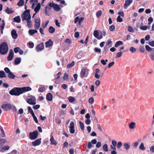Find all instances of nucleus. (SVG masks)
<instances>
[{
	"label": "nucleus",
	"mask_w": 154,
	"mask_h": 154,
	"mask_svg": "<svg viewBox=\"0 0 154 154\" xmlns=\"http://www.w3.org/2000/svg\"><path fill=\"white\" fill-rule=\"evenodd\" d=\"M31 18V16L29 15V17H28L27 20H26L27 21V26L29 27H31L32 26V22L30 20Z\"/></svg>",
	"instance_id": "nucleus-19"
},
{
	"label": "nucleus",
	"mask_w": 154,
	"mask_h": 154,
	"mask_svg": "<svg viewBox=\"0 0 154 154\" xmlns=\"http://www.w3.org/2000/svg\"><path fill=\"white\" fill-rule=\"evenodd\" d=\"M122 143L121 142H119L117 144V147L118 149H120L122 147Z\"/></svg>",
	"instance_id": "nucleus-53"
},
{
	"label": "nucleus",
	"mask_w": 154,
	"mask_h": 154,
	"mask_svg": "<svg viewBox=\"0 0 154 154\" xmlns=\"http://www.w3.org/2000/svg\"><path fill=\"white\" fill-rule=\"evenodd\" d=\"M14 53L12 49H11L9 51V53L7 57V60L8 61L11 60L14 57Z\"/></svg>",
	"instance_id": "nucleus-10"
},
{
	"label": "nucleus",
	"mask_w": 154,
	"mask_h": 154,
	"mask_svg": "<svg viewBox=\"0 0 154 154\" xmlns=\"http://www.w3.org/2000/svg\"><path fill=\"white\" fill-rule=\"evenodd\" d=\"M51 10V8L48 5H47L45 7V13L47 15L49 16V14H48V11Z\"/></svg>",
	"instance_id": "nucleus-22"
},
{
	"label": "nucleus",
	"mask_w": 154,
	"mask_h": 154,
	"mask_svg": "<svg viewBox=\"0 0 154 154\" xmlns=\"http://www.w3.org/2000/svg\"><path fill=\"white\" fill-rule=\"evenodd\" d=\"M62 73L60 72H59L57 74V77L54 79V80H57L60 78V75H61Z\"/></svg>",
	"instance_id": "nucleus-54"
},
{
	"label": "nucleus",
	"mask_w": 154,
	"mask_h": 154,
	"mask_svg": "<svg viewBox=\"0 0 154 154\" xmlns=\"http://www.w3.org/2000/svg\"><path fill=\"white\" fill-rule=\"evenodd\" d=\"M135 126V123L134 122H131L129 125V127L130 129L134 128Z\"/></svg>",
	"instance_id": "nucleus-31"
},
{
	"label": "nucleus",
	"mask_w": 154,
	"mask_h": 154,
	"mask_svg": "<svg viewBox=\"0 0 154 154\" xmlns=\"http://www.w3.org/2000/svg\"><path fill=\"white\" fill-rule=\"evenodd\" d=\"M150 57L152 60L154 61V48L153 49V50L151 52Z\"/></svg>",
	"instance_id": "nucleus-36"
},
{
	"label": "nucleus",
	"mask_w": 154,
	"mask_h": 154,
	"mask_svg": "<svg viewBox=\"0 0 154 154\" xmlns=\"http://www.w3.org/2000/svg\"><path fill=\"white\" fill-rule=\"evenodd\" d=\"M28 32L29 35H32L35 33H37L38 31L35 29H30L29 30Z\"/></svg>",
	"instance_id": "nucleus-26"
},
{
	"label": "nucleus",
	"mask_w": 154,
	"mask_h": 154,
	"mask_svg": "<svg viewBox=\"0 0 154 154\" xmlns=\"http://www.w3.org/2000/svg\"><path fill=\"white\" fill-rule=\"evenodd\" d=\"M30 15V10L28 9L25 11L23 14L21 15L22 20L23 21L25 20H27V18Z\"/></svg>",
	"instance_id": "nucleus-4"
},
{
	"label": "nucleus",
	"mask_w": 154,
	"mask_h": 154,
	"mask_svg": "<svg viewBox=\"0 0 154 154\" xmlns=\"http://www.w3.org/2000/svg\"><path fill=\"white\" fill-rule=\"evenodd\" d=\"M40 107V105H36L33 106L32 108L34 109H39Z\"/></svg>",
	"instance_id": "nucleus-59"
},
{
	"label": "nucleus",
	"mask_w": 154,
	"mask_h": 154,
	"mask_svg": "<svg viewBox=\"0 0 154 154\" xmlns=\"http://www.w3.org/2000/svg\"><path fill=\"white\" fill-rule=\"evenodd\" d=\"M99 34V32L97 30H95L94 31V36L98 39H100L102 38L103 36L102 35L98 36Z\"/></svg>",
	"instance_id": "nucleus-15"
},
{
	"label": "nucleus",
	"mask_w": 154,
	"mask_h": 154,
	"mask_svg": "<svg viewBox=\"0 0 154 154\" xmlns=\"http://www.w3.org/2000/svg\"><path fill=\"white\" fill-rule=\"evenodd\" d=\"M44 48V45L43 43H42L38 45L36 47V49L37 51H39L42 50Z\"/></svg>",
	"instance_id": "nucleus-12"
},
{
	"label": "nucleus",
	"mask_w": 154,
	"mask_h": 154,
	"mask_svg": "<svg viewBox=\"0 0 154 154\" xmlns=\"http://www.w3.org/2000/svg\"><path fill=\"white\" fill-rule=\"evenodd\" d=\"M6 75L5 72L3 71H0V78L6 77Z\"/></svg>",
	"instance_id": "nucleus-29"
},
{
	"label": "nucleus",
	"mask_w": 154,
	"mask_h": 154,
	"mask_svg": "<svg viewBox=\"0 0 154 154\" xmlns=\"http://www.w3.org/2000/svg\"><path fill=\"white\" fill-rule=\"evenodd\" d=\"M38 132L37 130L33 132H30L29 134V138L31 140H35L38 137Z\"/></svg>",
	"instance_id": "nucleus-5"
},
{
	"label": "nucleus",
	"mask_w": 154,
	"mask_h": 154,
	"mask_svg": "<svg viewBox=\"0 0 154 154\" xmlns=\"http://www.w3.org/2000/svg\"><path fill=\"white\" fill-rule=\"evenodd\" d=\"M68 99L70 103H72L75 100V98L69 96L68 98Z\"/></svg>",
	"instance_id": "nucleus-35"
},
{
	"label": "nucleus",
	"mask_w": 154,
	"mask_h": 154,
	"mask_svg": "<svg viewBox=\"0 0 154 154\" xmlns=\"http://www.w3.org/2000/svg\"><path fill=\"white\" fill-rule=\"evenodd\" d=\"M46 98L47 100L51 101L52 100L53 96L51 93H49L46 95Z\"/></svg>",
	"instance_id": "nucleus-17"
},
{
	"label": "nucleus",
	"mask_w": 154,
	"mask_h": 154,
	"mask_svg": "<svg viewBox=\"0 0 154 154\" xmlns=\"http://www.w3.org/2000/svg\"><path fill=\"white\" fill-rule=\"evenodd\" d=\"M5 12L8 14H11L13 13L14 11L12 10V8H9L8 7H7L5 10Z\"/></svg>",
	"instance_id": "nucleus-27"
},
{
	"label": "nucleus",
	"mask_w": 154,
	"mask_h": 154,
	"mask_svg": "<svg viewBox=\"0 0 154 154\" xmlns=\"http://www.w3.org/2000/svg\"><path fill=\"white\" fill-rule=\"evenodd\" d=\"M41 138L38 139L32 142V144L34 146H36L39 145L41 143Z\"/></svg>",
	"instance_id": "nucleus-13"
},
{
	"label": "nucleus",
	"mask_w": 154,
	"mask_h": 154,
	"mask_svg": "<svg viewBox=\"0 0 154 154\" xmlns=\"http://www.w3.org/2000/svg\"><path fill=\"white\" fill-rule=\"evenodd\" d=\"M11 35L12 37L14 39L17 38L18 35L16 33V31L15 29H13L11 31Z\"/></svg>",
	"instance_id": "nucleus-16"
},
{
	"label": "nucleus",
	"mask_w": 154,
	"mask_h": 154,
	"mask_svg": "<svg viewBox=\"0 0 154 154\" xmlns=\"http://www.w3.org/2000/svg\"><path fill=\"white\" fill-rule=\"evenodd\" d=\"M11 109H12L13 111V112L14 113H15L17 111V110L16 107L15 106H14V105H11Z\"/></svg>",
	"instance_id": "nucleus-46"
},
{
	"label": "nucleus",
	"mask_w": 154,
	"mask_h": 154,
	"mask_svg": "<svg viewBox=\"0 0 154 154\" xmlns=\"http://www.w3.org/2000/svg\"><path fill=\"white\" fill-rule=\"evenodd\" d=\"M37 3H38V0H35V1H34L33 2V3L32 4V9H33L34 8L35 5L37 4Z\"/></svg>",
	"instance_id": "nucleus-49"
},
{
	"label": "nucleus",
	"mask_w": 154,
	"mask_h": 154,
	"mask_svg": "<svg viewBox=\"0 0 154 154\" xmlns=\"http://www.w3.org/2000/svg\"><path fill=\"white\" fill-rule=\"evenodd\" d=\"M35 100V97L32 96H28L26 99V102L32 105H34L36 104Z\"/></svg>",
	"instance_id": "nucleus-3"
},
{
	"label": "nucleus",
	"mask_w": 154,
	"mask_h": 154,
	"mask_svg": "<svg viewBox=\"0 0 154 154\" xmlns=\"http://www.w3.org/2000/svg\"><path fill=\"white\" fill-rule=\"evenodd\" d=\"M9 94L12 95L19 96L22 94L20 88H13L9 91Z\"/></svg>",
	"instance_id": "nucleus-2"
},
{
	"label": "nucleus",
	"mask_w": 154,
	"mask_h": 154,
	"mask_svg": "<svg viewBox=\"0 0 154 154\" xmlns=\"http://www.w3.org/2000/svg\"><path fill=\"white\" fill-rule=\"evenodd\" d=\"M103 150L105 152H107L108 151V147L107 144H105L103 146Z\"/></svg>",
	"instance_id": "nucleus-32"
},
{
	"label": "nucleus",
	"mask_w": 154,
	"mask_h": 154,
	"mask_svg": "<svg viewBox=\"0 0 154 154\" xmlns=\"http://www.w3.org/2000/svg\"><path fill=\"white\" fill-rule=\"evenodd\" d=\"M75 65V62L74 61H73L70 63L68 64L67 66V68L68 69H69L70 68L74 66Z\"/></svg>",
	"instance_id": "nucleus-39"
},
{
	"label": "nucleus",
	"mask_w": 154,
	"mask_h": 154,
	"mask_svg": "<svg viewBox=\"0 0 154 154\" xmlns=\"http://www.w3.org/2000/svg\"><path fill=\"white\" fill-rule=\"evenodd\" d=\"M94 102V99L93 97H91L89 98L88 102L90 104H92Z\"/></svg>",
	"instance_id": "nucleus-52"
},
{
	"label": "nucleus",
	"mask_w": 154,
	"mask_h": 154,
	"mask_svg": "<svg viewBox=\"0 0 154 154\" xmlns=\"http://www.w3.org/2000/svg\"><path fill=\"white\" fill-rule=\"evenodd\" d=\"M41 8V5L40 3H38L37 4V5L36 6L35 8L34 9V11L37 13L40 10Z\"/></svg>",
	"instance_id": "nucleus-21"
},
{
	"label": "nucleus",
	"mask_w": 154,
	"mask_h": 154,
	"mask_svg": "<svg viewBox=\"0 0 154 154\" xmlns=\"http://www.w3.org/2000/svg\"><path fill=\"white\" fill-rule=\"evenodd\" d=\"M102 14V11L101 10H100L98 11L96 14V16L97 17H99L100 16H101Z\"/></svg>",
	"instance_id": "nucleus-43"
},
{
	"label": "nucleus",
	"mask_w": 154,
	"mask_h": 154,
	"mask_svg": "<svg viewBox=\"0 0 154 154\" xmlns=\"http://www.w3.org/2000/svg\"><path fill=\"white\" fill-rule=\"evenodd\" d=\"M79 123L81 129L82 130H84L85 129V127L84 124L81 121H79Z\"/></svg>",
	"instance_id": "nucleus-37"
},
{
	"label": "nucleus",
	"mask_w": 154,
	"mask_h": 154,
	"mask_svg": "<svg viewBox=\"0 0 154 154\" xmlns=\"http://www.w3.org/2000/svg\"><path fill=\"white\" fill-rule=\"evenodd\" d=\"M0 129L2 132V137H4L5 136V134L4 132V131L3 129V128L2 127H1Z\"/></svg>",
	"instance_id": "nucleus-56"
},
{
	"label": "nucleus",
	"mask_w": 154,
	"mask_h": 154,
	"mask_svg": "<svg viewBox=\"0 0 154 154\" xmlns=\"http://www.w3.org/2000/svg\"><path fill=\"white\" fill-rule=\"evenodd\" d=\"M45 90V88L44 86H43L39 88L38 91L39 92H43Z\"/></svg>",
	"instance_id": "nucleus-34"
},
{
	"label": "nucleus",
	"mask_w": 154,
	"mask_h": 154,
	"mask_svg": "<svg viewBox=\"0 0 154 154\" xmlns=\"http://www.w3.org/2000/svg\"><path fill=\"white\" fill-rule=\"evenodd\" d=\"M153 18L151 17H149L148 19V24L149 25L153 21Z\"/></svg>",
	"instance_id": "nucleus-61"
},
{
	"label": "nucleus",
	"mask_w": 154,
	"mask_h": 154,
	"mask_svg": "<svg viewBox=\"0 0 154 154\" xmlns=\"http://www.w3.org/2000/svg\"><path fill=\"white\" fill-rule=\"evenodd\" d=\"M35 24L34 27L35 29H38L40 25V19L39 17L36 19L35 18Z\"/></svg>",
	"instance_id": "nucleus-6"
},
{
	"label": "nucleus",
	"mask_w": 154,
	"mask_h": 154,
	"mask_svg": "<svg viewBox=\"0 0 154 154\" xmlns=\"http://www.w3.org/2000/svg\"><path fill=\"white\" fill-rule=\"evenodd\" d=\"M50 141L52 145H56L57 144L56 141L54 140V138L52 135H51Z\"/></svg>",
	"instance_id": "nucleus-20"
},
{
	"label": "nucleus",
	"mask_w": 154,
	"mask_h": 154,
	"mask_svg": "<svg viewBox=\"0 0 154 154\" xmlns=\"http://www.w3.org/2000/svg\"><path fill=\"white\" fill-rule=\"evenodd\" d=\"M139 149L141 150H144L145 149V148L144 146V143H141L140 146H139Z\"/></svg>",
	"instance_id": "nucleus-42"
},
{
	"label": "nucleus",
	"mask_w": 154,
	"mask_h": 154,
	"mask_svg": "<svg viewBox=\"0 0 154 154\" xmlns=\"http://www.w3.org/2000/svg\"><path fill=\"white\" fill-rule=\"evenodd\" d=\"M69 78V75L66 73L64 74V75L63 77V78L64 80H67Z\"/></svg>",
	"instance_id": "nucleus-44"
},
{
	"label": "nucleus",
	"mask_w": 154,
	"mask_h": 154,
	"mask_svg": "<svg viewBox=\"0 0 154 154\" xmlns=\"http://www.w3.org/2000/svg\"><path fill=\"white\" fill-rule=\"evenodd\" d=\"M133 2V0H126L125 1L124 5V7L125 9H126L127 7L129 6Z\"/></svg>",
	"instance_id": "nucleus-14"
},
{
	"label": "nucleus",
	"mask_w": 154,
	"mask_h": 154,
	"mask_svg": "<svg viewBox=\"0 0 154 154\" xmlns=\"http://www.w3.org/2000/svg\"><path fill=\"white\" fill-rule=\"evenodd\" d=\"M55 4L53 2H50L48 4V5L51 8H54Z\"/></svg>",
	"instance_id": "nucleus-62"
},
{
	"label": "nucleus",
	"mask_w": 154,
	"mask_h": 154,
	"mask_svg": "<svg viewBox=\"0 0 154 154\" xmlns=\"http://www.w3.org/2000/svg\"><path fill=\"white\" fill-rule=\"evenodd\" d=\"M54 9L57 11H59L60 10V6L57 4H55L54 8Z\"/></svg>",
	"instance_id": "nucleus-30"
},
{
	"label": "nucleus",
	"mask_w": 154,
	"mask_h": 154,
	"mask_svg": "<svg viewBox=\"0 0 154 154\" xmlns=\"http://www.w3.org/2000/svg\"><path fill=\"white\" fill-rule=\"evenodd\" d=\"M85 124L87 125H89L91 123V120L89 119H86L85 120Z\"/></svg>",
	"instance_id": "nucleus-60"
},
{
	"label": "nucleus",
	"mask_w": 154,
	"mask_h": 154,
	"mask_svg": "<svg viewBox=\"0 0 154 154\" xmlns=\"http://www.w3.org/2000/svg\"><path fill=\"white\" fill-rule=\"evenodd\" d=\"M14 21L17 23H19L20 22L21 20L19 16H18L14 18Z\"/></svg>",
	"instance_id": "nucleus-28"
},
{
	"label": "nucleus",
	"mask_w": 154,
	"mask_h": 154,
	"mask_svg": "<svg viewBox=\"0 0 154 154\" xmlns=\"http://www.w3.org/2000/svg\"><path fill=\"white\" fill-rule=\"evenodd\" d=\"M128 30L130 32H134V30L132 26H128Z\"/></svg>",
	"instance_id": "nucleus-48"
},
{
	"label": "nucleus",
	"mask_w": 154,
	"mask_h": 154,
	"mask_svg": "<svg viewBox=\"0 0 154 154\" xmlns=\"http://www.w3.org/2000/svg\"><path fill=\"white\" fill-rule=\"evenodd\" d=\"M91 143H92L90 141L88 142L87 146L88 149H91L92 147L94 146L92 145Z\"/></svg>",
	"instance_id": "nucleus-58"
},
{
	"label": "nucleus",
	"mask_w": 154,
	"mask_h": 154,
	"mask_svg": "<svg viewBox=\"0 0 154 154\" xmlns=\"http://www.w3.org/2000/svg\"><path fill=\"white\" fill-rule=\"evenodd\" d=\"M55 122L58 124H60L61 123V121L60 119L56 117L55 119Z\"/></svg>",
	"instance_id": "nucleus-50"
},
{
	"label": "nucleus",
	"mask_w": 154,
	"mask_h": 154,
	"mask_svg": "<svg viewBox=\"0 0 154 154\" xmlns=\"http://www.w3.org/2000/svg\"><path fill=\"white\" fill-rule=\"evenodd\" d=\"M21 60L20 57L16 58L14 61V63L15 65L18 64L21 62Z\"/></svg>",
	"instance_id": "nucleus-23"
},
{
	"label": "nucleus",
	"mask_w": 154,
	"mask_h": 154,
	"mask_svg": "<svg viewBox=\"0 0 154 154\" xmlns=\"http://www.w3.org/2000/svg\"><path fill=\"white\" fill-rule=\"evenodd\" d=\"M101 142H100L98 141L97 143V144L96 145V147H97V148H99L101 146Z\"/></svg>",
	"instance_id": "nucleus-63"
},
{
	"label": "nucleus",
	"mask_w": 154,
	"mask_h": 154,
	"mask_svg": "<svg viewBox=\"0 0 154 154\" xmlns=\"http://www.w3.org/2000/svg\"><path fill=\"white\" fill-rule=\"evenodd\" d=\"M70 132L71 134H73L75 132V129L74 127L75 124L72 121L70 122Z\"/></svg>",
	"instance_id": "nucleus-9"
},
{
	"label": "nucleus",
	"mask_w": 154,
	"mask_h": 154,
	"mask_svg": "<svg viewBox=\"0 0 154 154\" xmlns=\"http://www.w3.org/2000/svg\"><path fill=\"white\" fill-rule=\"evenodd\" d=\"M8 47L6 42H4L0 45V53L2 55L6 54L8 51Z\"/></svg>",
	"instance_id": "nucleus-1"
},
{
	"label": "nucleus",
	"mask_w": 154,
	"mask_h": 154,
	"mask_svg": "<svg viewBox=\"0 0 154 154\" xmlns=\"http://www.w3.org/2000/svg\"><path fill=\"white\" fill-rule=\"evenodd\" d=\"M24 3V0H20L17 4V5L19 6H22L23 5Z\"/></svg>",
	"instance_id": "nucleus-41"
},
{
	"label": "nucleus",
	"mask_w": 154,
	"mask_h": 154,
	"mask_svg": "<svg viewBox=\"0 0 154 154\" xmlns=\"http://www.w3.org/2000/svg\"><path fill=\"white\" fill-rule=\"evenodd\" d=\"M22 94L26 92L30 91L31 90V88L29 87H23L20 88Z\"/></svg>",
	"instance_id": "nucleus-11"
},
{
	"label": "nucleus",
	"mask_w": 154,
	"mask_h": 154,
	"mask_svg": "<svg viewBox=\"0 0 154 154\" xmlns=\"http://www.w3.org/2000/svg\"><path fill=\"white\" fill-rule=\"evenodd\" d=\"M53 45V42L51 39H49L48 41L45 43L46 47H50Z\"/></svg>",
	"instance_id": "nucleus-18"
},
{
	"label": "nucleus",
	"mask_w": 154,
	"mask_h": 154,
	"mask_svg": "<svg viewBox=\"0 0 154 154\" xmlns=\"http://www.w3.org/2000/svg\"><path fill=\"white\" fill-rule=\"evenodd\" d=\"M11 104L10 103L2 105V108L5 111L10 110L11 109Z\"/></svg>",
	"instance_id": "nucleus-8"
},
{
	"label": "nucleus",
	"mask_w": 154,
	"mask_h": 154,
	"mask_svg": "<svg viewBox=\"0 0 154 154\" xmlns=\"http://www.w3.org/2000/svg\"><path fill=\"white\" fill-rule=\"evenodd\" d=\"M28 112H29L32 115L34 114V113L31 107L28 106Z\"/></svg>",
	"instance_id": "nucleus-38"
},
{
	"label": "nucleus",
	"mask_w": 154,
	"mask_h": 154,
	"mask_svg": "<svg viewBox=\"0 0 154 154\" xmlns=\"http://www.w3.org/2000/svg\"><path fill=\"white\" fill-rule=\"evenodd\" d=\"M115 27L114 25H112L109 27V30L111 31H113L114 30Z\"/></svg>",
	"instance_id": "nucleus-57"
},
{
	"label": "nucleus",
	"mask_w": 154,
	"mask_h": 154,
	"mask_svg": "<svg viewBox=\"0 0 154 154\" xmlns=\"http://www.w3.org/2000/svg\"><path fill=\"white\" fill-rule=\"evenodd\" d=\"M94 51L100 53L101 52V49L98 48H95L94 49Z\"/></svg>",
	"instance_id": "nucleus-51"
},
{
	"label": "nucleus",
	"mask_w": 154,
	"mask_h": 154,
	"mask_svg": "<svg viewBox=\"0 0 154 154\" xmlns=\"http://www.w3.org/2000/svg\"><path fill=\"white\" fill-rule=\"evenodd\" d=\"M117 21L119 22H122L123 21V19L121 18L120 15H119L116 19Z\"/></svg>",
	"instance_id": "nucleus-45"
},
{
	"label": "nucleus",
	"mask_w": 154,
	"mask_h": 154,
	"mask_svg": "<svg viewBox=\"0 0 154 154\" xmlns=\"http://www.w3.org/2000/svg\"><path fill=\"white\" fill-rule=\"evenodd\" d=\"M4 70L8 74L11 72L9 69L8 67L5 68L4 69Z\"/></svg>",
	"instance_id": "nucleus-64"
},
{
	"label": "nucleus",
	"mask_w": 154,
	"mask_h": 154,
	"mask_svg": "<svg viewBox=\"0 0 154 154\" xmlns=\"http://www.w3.org/2000/svg\"><path fill=\"white\" fill-rule=\"evenodd\" d=\"M145 48L146 50L148 51H152L153 50V49L154 48H152L150 47L148 45H146L145 46Z\"/></svg>",
	"instance_id": "nucleus-40"
},
{
	"label": "nucleus",
	"mask_w": 154,
	"mask_h": 154,
	"mask_svg": "<svg viewBox=\"0 0 154 154\" xmlns=\"http://www.w3.org/2000/svg\"><path fill=\"white\" fill-rule=\"evenodd\" d=\"M8 77L10 79H13L15 77H17L15 76V75L12 73L11 72L9 73L8 74Z\"/></svg>",
	"instance_id": "nucleus-24"
},
{
	"label": "nucleus",
	"mask_w": 154,
	"mask_h": 154,
	"mask_svg": "<svg viewBox=\"0 0 154 154\" xmlns=\"http://www.w3.org/2000/svg\"><path fill=\"white\" fill-rule=\"evenodd\" d=\"M32 116L33 117L34 121L36 123H37L38 122V120L36 117L35 115V114L33 115Z\"/></svg>",
	"instance_id": "nucleus-55"
},
{
	"label": "nucleus",
	"mask_w": 154,
	"mask_h": 154,
	"mask_svg": "<svg viewBox=\"0 0 154 154\" xmlns=\"http://www.w3.org/2000/svg\"><path fill=\"white\" fill-rule=\"evenodd\" d=\"M88 74V70L86 69H82L80 72V77L82 78L87 77Z\"/></svg>",
	"instance_id": "nucleus-7"
},
{
	"label": "nucleus",
	"mask_w": 154,
	"mask_h": 154,
	"mask_svg": "<svg viewBox=\"0 0 154 154\" xmlns=\"http://www.w3.org/2000/svg\"><path fill=\"white\" fill-rule=\"evenodd\" d=\"M123 145L125 149L127 150H128L130 148L129 145L126 143H124Z\"/></svg>",
	"instance_id": "nucleus-47"
},
{
	"label": "nucleus",
	"mask_w": 154,
	"mask_h": 154,
	"mask_svg": "<svg viewBox=\"0 0 154 154\" xmlns=\"http://www.w3.org/2000/svg\"><path fill=\"white\" fill-rule=\"evenodd\" d=\"M49 32L51 33H52L55 32V29L52 26H50L48 29Z\"/></svg>",
	"instance_id": "nucleus-33"
},
{
	"label": "nucleus",
	"mask_w": 154,
	"mask_h": 154,
	"mask_svg": "<svg viewBox=\"0 0 154 154\" xmlns=\"http://www.w3.org/2000/svg\"><path fill=\"white\" fill-rule=\"evenodd\" d=\"M123 44V42L121 41H119L117 42L115 45V46L116 48L118 47L120 45H122Z\"/></svg>",
	"instance_id": "nucleus-25"
}]
</instances>
